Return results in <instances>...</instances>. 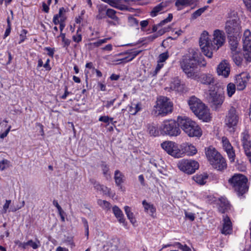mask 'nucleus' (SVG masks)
<instances>
[{
    "mask_svg": "<svg viewBox=\"0 0 251 251\" xmlns=\"http://www.w3.org/2000/svg\"><path fill=\"white\" fill-rule=\"evenodd\" d=\"M178 125L182 130L190 137L200 138L202 134L201 126L195 121L186 116H178Z\"/></svg>",
    "mask_w": 251,
    "mask_h": 251,
    "instance_id": "obj_1",
    "label": "nucleus"
},
{
    "mask_svg": "<svg viewBox=\"0 0 251 251\" xmlns=\"http://www.w3.org/2000/svg\"><path fill=\"white\" fill-rule=\"evenodd\" d=\"M194 55L195 54H193L192 57L183 59L181 63V68L188 77H197L199 71L198 65H201L202 66H205L206 65L204 60L202 61H200Z\"/></svg>",
    "mask_w": 251,
    "mask_h": 251,
    "instance_id": "obj_2",
    "label": "nucleus"
},
{
    "mask_svg": "<svg viewBox=\"0 0 251 251\" xmlns=\"http://www.w3.org/2000/svg\"><path fill=\"white\" fill-rule=\"evenodd\" d=\"M247 178L240 174H235L228 180L239 196H242L247 192Z\"/></svg>",
    "mask_w": 251,
    "mask_h": 251,
    "instance_id": "obj_3",
    "label": "nucleus"
},
{
    "mask_svg": "<svg viewBox=\"0 0 251 251\" xmlns=\"http://www.w3.org/2000/svg\"><path fill=\"white\" fill-rule=\"evenodd\" d=\"M177 121L169 119L164 120L160 125L161 134L170 136H177L181 131Z\"/></svg>",
    "mask_w": 251,
    "mask_h": 251,
    "instance_id": "obj_4",
    "label": "nucleus"
},
{
    "mask_svg": "<svg viewBox=\"0 0 251 251\" xmlns=\"http://www.w3.org/2000/svg\"><path fill=\"white\" fill-rule=\"evenodd\" d=\"M173 109L172 101L167 97L160 96L157 98L154 109L158 115L166 116L171 113Z\"/></svg>",
    "mask_w": 251,
    "mask_h": 251,
    "instance_id": "obj_5",
    "label": "nucleus"
},
{
    "mask_svg": "<svg viewBox=\"0 0 251 251\" xmlns=\"http://www.w3.org/2000/svg\"><path fill=\"white\" fill-rule=\"evenodd\" d=\"M177 166L182 172L187 174H192L199 169V163L194 159H182L178 161Z\"/></svg>",
    "mask_w": 251,
    "mask_h": 251,
    "instance_id": "obj_6",
    "label": "nucleus"
},
{
    "mask_svg": "<svg viewBox=\"0 0 251 251\" xmlns=\"http://www.w3.org/2000/svg\"><path fill=\"white\" fill-rule=\"evenodd\" d=\"M161 146L169 155L176 158L182 157L181 144L178 145L173 141H165Z\"/></svg>",
    "mask_w": 251,
    "mask_h": 251,
    "instance_id": "obj_7",
    "label": "nucleus"
},
{
    "mask_svg": "<svg viewBox=\"0 0 251 251\" xmlns=\"http://www.w3.org/2000/svg\"><path fill=\"white\" fill-rule=\"evenodd\" d=\"M200 46L204 54L208 58L212 56V45L211 40H208V33L204 31L201 34L199 40Z\"/></svg>",
    "mask_w": 251,
    "mask_h": 251,
    "instance_id": "obj_8",
    "label": "nucleus"
},
{
    "mask_svg": "<svg viewBox=\"0 0 251 251\" xmlns=\"http://www.w3.org/2000/svg\"><path fill=\"white\" fill-rule=\"evenodd\" d=\"M238 121L239 117L236 110L234 108H230L225 120L226 125L230 132L235 131Z\"/></svg>",
    "mask_w": 251,
    "mask_h": 251,
    "instance_id": "obj_9",
    "label": "nucleus"
},
{
    "mask_svg": "<svg viewBox=\"0 0 251 251\" xmlns=\"http://www.w3.org/2000/svg\"><path fill=\"white\" fill-rule=\"evenodd\" d=\"M243 48L244 50V57L248 62L251 61V33L249 30H246L243 35Z\"/></svg>",
    "mask_w": 251,
    "mask_h": 251,
    "instance_id": "obj_10",
    "label": "nucleus"
},
{
    "mask_svg": "<svg viewBox=\"0 0 251 251\" xmlns=\"http://www.w3.org/2000/svg\"><path fill=\"white\" fill-rule=\"evenodd\" d=\"M208 100L214 108L220 107L225 100L224 94L220 92L210 90Z\"/></svg>",
    "mask_w": 251,
    "mask_h": 251,
    "instance_id": "obj_11",
    "label": "nucleus"
},
{
    "mask_svg": "<svg viewBox=\"0 0 251 251\" xmlns=\"http://www.w3.org/2000/svg\"><path fill=\"white\" fill-rule=\"evenodd\" d=\"M226 36L223 31L216 29L214 31L213 38L211 42H212V51L217 50L219 48L223 46L225 42Z\"/></svg>",
    "mask_w": 251,
    "mask_h": 251,
    "instance_id": "obj_12",
    "label": "nucleus"
},
{
    "mask_svg": "<svg viewBox=\"0 0 251 251\" xmlns=\"http://www.w3.org/2000/svg\"><path fill=\"white\" fill-rule=\"evenodd\" d=\"M194 114L199 119L204 122H208L212 118L210 110L205 104Z\"/></svg>",
    "mask_w": 251,
    "mask_h": 251,
    "instance_id": "obj_13",
    "label": "nucleus"
},
{
    "mask_svg": "<svg viewBox=\"0 0 251 251\" xmlns=\"http://www.w3.org/2000/svg\"><path fill=\"white\" fill-rule=\"evenodd\" d=\"M222 143L224 150L226 152L230 162L234 161L235 154L233 147L226 137L222 138Z\"/></svg>",
    "mask_w": 251,
    "mask_h": 251,
    "instance_id": "obj_14",
    "label": "nucleus"
},
{
    "mask_svg": "<svg viewBox=\"0 0 251 251\" xmlns=\"http://www.w3.org/2000/svg\"><path fill=\"white\" fill-rule=\"evenodd\" d=\"M182 157L185 156H193L198 152L197 148L193 144L185 142L181 144Z\"/></svg>",
    "mask_w": 251,
    "mask_h": 251,
    "instance_id": "obj_15",
    "label": "nucleus"
},
{
    "mask_svg": "<svg viewBox=\"0 0 251 251\" xmlns=\"http://www.w3.org/2000/svg\"><path fill=\"white\" fill-rule=\"evenodd\" d=\"M240 28L239 23L236 19L229 20L226 23L225 30L228 35L238 32Z\"/></svg>",
    "mask_w": 251,
    "mask_h": 251,
    "instance_id": "obj_16",
    "label": "nucleus"
},
{
    "mask_svg": "<svg viewBox=\"0 0 251 251\" xmlns=\"http://www.w3.org/2000/svg\"><path fill=\"white\" fill-rule=\"evenodd\" d=\"M188 104L190 109L194 114L204 105V103L195 96L190 98L188 100Z\"/></svg>",
    "mask_w": 251,
    "mask_h": 251,
    "instance_id": "obj_17",
    "label": "nucleus"
},
{
    "mask_svg": "<svg viewBox=\"0 0 251 251\" xmlns=\"http://www.w3.org/2000/svg\"><path fill=\"white\" fill-rule=\"evenodd\" d=\"M217 72L219 75L227 77L230 73L229 65L225 61L222 62L217 68Z\"/></svg>",
    "mask_w": 251,
    "mask_h": 251,
    "instance_id": "obj_18",
    "label": "nucleus"
},
{
    "mask_svg": "<svg viewBox=\"0 0 251 251\" xmlns=\"http://www.w3.org/2000/svg\"><path fill=\"white\" fill-rule=\"evenodd\" d=\"M205 153L206 158L210 164H214V157L217 159V157H220V153L218 152L214 148L212 147H209L205 149Z\"/></svg>",
    "mask_w": 251,
    "mask_h": 251,
    "instance_id": "obj_19",
    "label": "nucleus"
},
{
    "mask_svg": "<svg viewBox=\"0 0 251 251\" xmlns=\"http://www.w3.org/2000/svg\"><path fill=\"white\" fill-rule=\"evenodd\" d=\"M222 224V233L225 235L230 234L232 232V228L229 218L226 216H224Z\"/></svg>",
    "mask_w": 251,
    "mask_h": 251,
    "instance_id": "obj_20",
    "label": "nucleus"
},
{
    "mask_svg": "<svg viewBox=\"0 0 251 251\" xmlns=\"http://www.w3.org/2000/svg\"><path fill=\"white\" fill-rule=\"evenodd\" d=\"M214 164H210L214 168L218 170L222 171L226 168V160L220 154V157L214 158Z\"/></svg>",
    "mask_w": 251,
    "mask_h": 251,
    "instance_id": "obj_21",
    "label": "nucleus"
},
{
    "mask_svg": "<svg viewBox=\"0 0 251 251\" xmlns=\"http://www.w3.org/2000/svg\"><path fill=\"white\" fill-rule=\"evenodd\" d=\"M165 89L181 92L184 90V86L180 83V79H175L170 83L169 87L165 88Z\"/></svg>",
    "mask_w": 251,
    "mask_h": 251,
    "instance_id": "obj_22",
    "label": "nucleus"
},
{
    "mask_svg": "<svg viewBox=\"0 0 251 251\" xmlns=\"http://www.w3.org/2000/svg\"><path fill=\"white\" fill-rule=\"evenodd\" d=\"M208 178V175L207 173L197 174L193 176V180L198 184L203 185L205 184Z\"/></svg>",
    "mask_w": 251,
    "mask_h": 251,
    "instance_id": "obj_23",
    "label": "nucleus"
},
{
    "mask_svg": "<svg viewBox=\"0 0 251 251\" xmlns=\"http://www.w3.org/2000/svg\"><path fill=\"white\" fill-rule=\"evenodd\" d=\"M142 204L144 208L145 211L151 216L153 217L156 212V208L154 205L150 202H148L145 200L142 201Z\"/></svg>",
    "mask_w": 251,
    "mask_h": 251,
    "instance_id": "obj_24",
    "label": "nucleus"
},
{
    "mask_svg": "<svg viewBox=\"0 0 251 251\" xmlns=\"http://www.w3.org/2000/svg\"><path fill=\"white\" fill-rule=\"evenodd\" d=\"M198 0H176L175 6L177 7L178 10H180L182 8L180 6H186L196 3Z\"/></svg>",
    "mask_w": 251,
    "mask_h": 251,
    "instance_id": "obj_25",
    "label": "nucleus"
},
{
    "mask_svg": "<svg viewBox=\"0 0 251 251\" xmlns=\"http://www.w3.org/2000/svg\"><path fill=\"white\" fill-rule=\"evenodd\" d=\"M129 113L133 115H135L136 113L140 111L142 109V104L140 102L137 103H131L128 106Z\"/></svg>",
    "mask_w": 251,
    "mask_h": 251,
    "instance_id": "obj_26",
    "label": "nucleus"
},
{
    "mask_svg": "<svg viewBox=\"0 0 251 251\" xmlns=\"http://www.w3.org/2000/svg\"><path fill=\"white\" fill-rule=\"evenodd\" d=\"M228 42L230 47V49L232 51L237 52V49L238 45V41L237 38L234 36L228 35Z\"/></svg>",
    "mask_w": 251,
    "mask_h": 251,
    "instance_id": "obj_27",
    "label": "nucleus"
},
{
    "mask_svg": "<svg viewBox=\"0 0 251 251\" xmlns=\"http://www.w3.org/2000/svg\"><path fill=\"white\" fill-rule=\"evenodd\" d=\"M148 132L151 136H157L161 134L160 126L158 128L153 125L148 126Z\"/></svg>",
    "mask_w": 251,
    "mask_h": 251,
    "instance_id": "obj_28",
    "label": "nucleus"
},
{
    "mask_svg": "<svg viewBox=\"0 0 251 251\" xmlns=\"http://www.w3.org/2000/svg\"><path fill=\"white\" fill-rule=\"evenodd\" d=\"M94 187L96 190L104 195H110V189L104 185L96 183L94 184Z\"/></svg>",
    "mask_w": 251,
    "mask_h": 251,
    "instance_id": "obj_29",
    "label": "nucleus"
},
{
    "mask_svg": "<svg viewBox=\"0 0 251 251\" xmlns=\"http://www.w3.org/2000/svg\"><path fill=\"white\" fill-rule=\"evenodd\" d=\"M124 209L128 219L129 220L133 226H135L136 221L134 217L133 213L131 211L130 207L128 206H126L124 207Z\"/></svg>",
    "mask_w": 251,
    "mask_h": 251,
    "instance_id": "obj_30",
    "label": "nucleus"
},
{
    "mask_svg": "<svg viewBox=\"0 0 251 251\" xmlns=\"http://www.w3.org/2000/svg\"><path fill=\"white\" fill-rule=\"evenodd\" d=\"M219 210L221 212L224 213L226 210L227 209L229 208V202L226 199L224 198H222L221 199H220L219 200Z\"/></svg>",
    "mask_w": 251,
    "mask_h": 251,
    "instance_id": "obj_31",
    "label": "nucleus"
},
{
    "mask_svg": "<svg viewBox=\"0 0 251 251\" xmlns=\"http://www.w3.org/2000/svg\"><path fill=\"white\" fill-rule=\"evenodd\" d=\"M113 211L115 215V216L118 219L119 221L121 223H124L125 219L123 217V214L122 211L120 209V208L115 206L113 207Z\"/></svg>",
    "mask_w": 251,
    "mask_h": 251,
    "instance_id": "obj_32",
    "label": "nucleus"
},
{
    "mask_svg": "<svg viewBox=\"0 0 251 251\" xmlns=\"http://www.w3.org/2000/svg\"><path fill=\"white\" fill-rule=\"evenodd\" d=\"M107 6L101 5L98 8V14L96 16V19L100 20L105 18L106 16V11Z\"/></svg>",
    "mask_w": 251,
    "mask_h": 251,
    "instance_id": "obj_33",
    "label": "nucleus"
},
{
    "mask_svg": "<svg viewBox=\"0 0 251 251\" xmlns=\"http://www.w3.org/2000/svg\"><path fill=\"white\" fill-rule=\"evenodd\" d=\"M114 179L116 184L118 186H120L124 182V176L119 171L116 170L115 172Z\"/></svg>",
    "mask_w": 251,
    "mask_h": 251,
    "instance_id": "obj_34",
    "label": "nucleus"
},
{
    "mask_svg": "<svg viewBox=\"0 0 251 251\" xmlns=\"http://www.w3.org/2000/svg\"><path fill=\"white\" fill-rule=\"evenodd\" d=\"M12 166L11 162L6 159H3L0 161V171H3Z\"/></svg>",
    "mask_w": 251,
    "mask_h": 251,
    "instance_id": "obj_35",
    "label": "nucleus"
},
{
    "mask_svg": "<svg viewBox=\"0 0 251 251\" xmlns=\"http://www.w3.org/2000/svg\"><path fill=\"white\" fill-rule=\"evenodd\" d=\"M208 7V6H205L195 11L191 15V20L196 19L200 17Z\"/></svg>",
    "mask_w": 251,
    "mask_h": 251,
    "instance_id": "obj_36",
    "label": "nucleus"
},
{
    "mask_svg": "<svg viewBox=\"0 0 251 251\" xmlns=\"http://www.w3.org/2000/svg\"><path fill=\"white\" fill-rule=\"evenodd\" d=\"M86 69L85 70L86 78L93 77L92 75H91V72H92V70L95 69V68L93 67V63L92 62L87 63L86 64Z\"/></svg>",
    "mask_w": 251,
    "mask_h": 251,
    "instance_id": "obj_37",
    "label": "nucleus"
},
{
    "mask_svg": "<svg viewBox=\"0 0 251 251\" xmlns=\"http://www.w3.org/2000/svg\"><path fill=\"white\" fill-rule=\"evenodd\" d=\"M227 96L230 98L235 93L236 91L235 85L233 83H229L226 88Z\"/></svg>",
    "mask_w": 251,
    "mask_h": 251,
    "instance_id": "obj_38",
    "label": "nucleus"
},
{
    "mask_svg": "<svg viewBox=\"0 0 251 251\" xmlns=\"http://www.w3.org/2000/svg\"><path fill=\"white\" fill-rule=\"evenodd\" d=\"M163 5H162V3H159L156 6H155L152 11L151 12V17H155L156 16L158 13L160 11H161L163 8Z\"/></svg>",
    "mask_w": 251,
    "mask_h": 251,
    "instance_id": "obj_39",
    "label": "nucleus"
},
{
    "mask_svg": "<svg viewBox=\"0 0 251 251\" xmlns=\"http://www.w3.org/2000/svg\"><path fill=\"white\" fill-rule=\"evenodd\" d=\"M116 11L112 9L108 8L106 11V16L114 20L118 19V17L116 16Z\"/></svg>",
    "mask_w": 251,
    "mask_h": 251,
    "instance_id": "obj_40",
    "label": "nucleus"
},
{
    "mask_svg": "<svg viewBox=\"0 0 251 251\" xmlns=\"http://www.w3.org/2000/svg\"><path fill=\"white\" fill-rule=\"evenodd\" d=\"M232 59L234 63L238 66L240 65L243 60V57L241 54L235 53L232 55Z\"/></svg>",
    "mask_w": 251,
    "mask_h": 251,
    "instance_id": "obj_41",
    "label": "nucleus"
},
{
    "mask_svg": "<svg viewBox=\"0 0 251 251\" xmlns=\"http://www.w3.org/2000/svg\"><path fill=\"white\" fill-rule=\"evenodd\" d=\"M98 203L103 209H108L110 208V203L106 201L99 200L98 201Z\"/></svg>",
    "mask_w": 251,
    "mask_h": 251,
    "instance_id": "obj_42",
    "label": "nucleus"
},
{
    "mask_svg": "<svg viewBox=\"0 0 251 251\" xmlns=\"http://www.w3.org/2000/svg\"><path fill=\"white\" fill-rule=\"evenodd\" d=\"M174 247L178 248L182 251H190V249L186 245H181L179 242H176L174 244Z\"/></svg>",
    "mask_w": 251,
    "mask_h": 251,
    "instance_id": "obj_43",
    "label": "nucleus"
},
{
    "mask_svg": "<svg viewBox=\"0 0 251 251\" xmlns=\"http://www.w3.org/2000/svg\"><path fill=\"white\" fill-rule=\"evenodd\" d=\"M99 121L102 122L107 124H109L110 123H111L113 120V118L109 117L107 116H101L99 119Z\"/></svg>",
    "mask_w": 251,
    "mask_h": 251,
    "instance_id": "obj_44",
    "label": "nucleus"
},
{
    "mask_svg": "<svg viewBox=\"0 0 251 251\" xmlns=\"http://www.w3.org/2000/svg\"><path fill=\"white\" fill-rule=\"evenodd\" d=\"M27 245L32 247L33 249H37L40 246V242L39 241L34 242L32 240L27 241Z\"/></svg>",
    "mask_w": 251,
    "mask_h": 251,
    "instance_id": "obj_45",
    "label": "nucleus"
},
{
    "mask_svg": "<svg viewBox=\"0 0 251 251\" xmlns=\"http://www.w3.org/2000/svg\"><path fill=\"white\" fill-rule=\"evenodd\" d=\"M249 135L247 133H243L242 134V142L243 145L251 143V141L249 140Z\"/></svg>",
    "mask_w": 251,
    "mask_h": 251,
    "instance_id": "obj_46",
    "label": "nucleus"
},
{
    "mask_svg": "<svg viewBox=\"0 0 251 251\" xmlns=\"http://www.w3.org/2000/svg\"><path fill=\"white\" fill-rule=\"evenodd\" d=\"M25 204V202L24 201H19V203L15 207H14L13 208H11L10 210L12 212H15L17 210L21 209V208H22L24 206Z\"/></svg>",
    "mask_w": 251,
    "mask_h": 251,
    "instance_id": "obj_47",
    "label": "nucleus"
},
{
    "mask_svg": "<svg viewBox=\"0 0 251 251\" xmlns=\"http://www.w3.org/2000/svg\"><path fill=\"white\" fill-rule=\"evenodd\" d=\"M251 76L248 72H242L236 75V78H250Z\"/></svg>",
    "mask_w": 251,
    "mask_h": 251,
    "instance_id": "obj_48",
    "label": "nucleus"
},
{
    "mask_svg": "<svg viewBox=\"0 0 251 251\" xmlns=\"http://www.w3.org/2000/svg\"><path fill=\"white\" fill-rule=\"evenodd\" d=\"M27 31L25 29H23L21 31V33L20 35V40L19 41V44H21V43L24 42L26 38V34H27Z\"/></svg>",
    "mask_w": 251,
    "mask_h": 251,
    "instance_id": "obj_49",
    "label": "nucleus"
},
{
    "mask_svg": "<svg viewBox=\"0 0 251 251\" xmlns=\"http://www.w3.org/2000/svg\"><path fill=\"white\" fill-rule=\"evenodd\" d=\"M169 57L167 52H164L160 54L159 56V60L160 62H164Z\"/></svg>",
    "mask_w": 251,
    "mask_h": 251,
    "instance_id": "obj_50",
    "label": "nucleus"
},
{
    "mask_svg": "<svg viewBox=\"0 0 251 251\" xmlns=\"http://www.w3.org/2000/svg\"><path fill=\"white\" fill-rule=\"evenodd\" d=\"M78 30H77L76 34L73 36V40L74 42L76 43L80 42L82 40V36L80 34H78Z\"/></svg>",
    "mask_w": 251,
    "mask_h": 251,
    "instance_id": "obj_51",
    "label": "nucleus"
},
{
    "mask_svg": "<svg viewBox=\"0 0 251 251\" xmlns=\"http://www.w3.org/2000/svg\"><path fill=\"white\" fill-rule=\"evenodd\" d=\"M11 200H6L5 203L4 204L2 208V212L4 213H5L7 212V210L10 206V204L11 203Z\"/></svg>",
    "mask_w": 251,
    "mask_h": 251,
    "instance_id": "obj_52",
    "label": "nucleus"
},
{
    "mask_svg": "<svg viewBox=\"0 0 251 251\" xmlns=\"http://www.w3.org/2000/svg\"><path fill=\"white\" fill-rule=\"evenodd\" d=\"M102 170L103 171V173L104 175L106 177H108L110 176V174H109V169L107 165L105 164H102L101 166Z\"/></svg>",
    "mask_w": 251,
    "mask_h": 251,
    "instance_id": "obj_53",
    "label": "nucleus"
},
{
    "mask_svg": "<svg viewBox=\"0 0 251 251\" xmlns=\"http://www.w3.org/2000/svg\"><path fill=\"white\" fill-rule=\"evenodd\" d=\"M95 74H96V77H100L102 76L101 72L95 68L94 70H92V72H91V75L93 76H94Z\"/></svg>",
    "mask_w": 251,
    "mask_h": 251,
    "instance_id": "obj_54",
    "label": "nucleus"
},
{
    "mask_svg": "<svg viewBox=\"0 0 251 251\" xmlns=\"http://www.w3.org/2000/svg\"><path fill=\"white\" fill-rule=\"evenodd\" d=\"M185 215L186 217L191 221H193L195 219V215L192 212H185Z\"/></svg>",
    "mask_w": 251,
    "mask_h": 251,
    "instance_id": "obj_55",
    "label": "nucleus"
},
{
    "mask_svg": "<svg viewBox=\"0 0 251 251\" xmlns=\"http://www.w3.org/2000/svg\"><path fill=\"white\" fill-rule=\"evenodd\" d=\"M10 128H11V126H8V127H7L6 130L4 132L0 133V138L1 139H3L5 137H6L10 130Z\"/></svg>",
    "mask_w": 251,
    "mask_h": 251,
    "instance_id": "obj_56",
    "label": "nucleus"
},
{
    "mask_svg": "<svg viewBox=\"0 0 251 251\" xmlns=\"http://www.w3.org/2000/svg\"><path fill=\"white\" fill-rule=\"evenodd\" d=\"M247 8L251 12V0H243Z\"/></svg>",
    "mask_w": 251,
    "mask_h": 251,
    "instance_id": "obj_57",
    "label": "nucleus"
},
{
    "mask_svg": "<svg viewBox=\"0 0 251 251\" xmlns=\"http://www.w3.org/2000/svg\"><path fill=\"white\" fill-rule=\"evenodd\" d=\"M135 57L133 55L132 52H131L127 57L124 59V60H125V62H128L132 60Z\"/></svg>",
    "mask_w": 251,
    "mask_h": 251,
    "instance_id": "obj_58",
    "label": "nucleus"
},
{
    "mask_svg": "<svg viewBox=\"0 0 251 251\" xmlns=\"http://www.w3.org/2000/svg\"><path fill=\"white\" fill-rule=\"evenodd\" d=\"M117 9H118L121 10H128V7L125 5L121 4V3H119L118 5L116 7Z\"/></svg>",
    "mask_w": 251,
    "mask_h": 251,
    "instance_id": "obj_59",
    "label": "nucleus"
},
{
    "mask_svg": "<svg viewBox=\"0 0 251 251\" xmlns=\"http://www.w3.org/2000/svg\"><path fill=\"white\" fill-rule=\"evenodd\" d=\"M45 50H47L48 51V54L51 56L53 57V54H54V49L50 48V47H46L45 48Z\"/></svg>",
    "mask_w": 251,
    "mask_h": 251,
    "instance_id": "obj_60",
    "label": "nucleus"
},
{
    "mask_svg": "<svg viewBox=\"0 0 251 251\" xmlns=\"http://www.w3.org/2000/svg\"><path fill=\"white\" fill-rule=\"evenodd\" d=\"M88 46L91 47V48H95L100 47L101 45L99 41H98L96 42L89 43Z\"/></svg>",
    "mask_w": 251,
    "mask_h": 251,
    "instance_id": "obj_61",
    "label": "nucleus"
},
{
    "mask_svg": "<svg viewBox=\"0 0 251 251\" xmlns=\"http://www.w3.org/2000/svg\"><path fill=\"white\" fill-rule=\"evenodd\" d=\"M60 16H58V15L56 14L54 16L53 18V22L54 25H57L59 23V21L58 20L59 18H60Z\"/></svg>",
    "mask_w": 251,
    "mask_h": 251,
    "instance_id": "obj_62",
    "label": "nucleus"
},
{
    "mask_svg": "<svg viewBox=\"0 0 251 251\" xmlns=\"http://www.w3.org/2000/svg\"><path fill=\"white\" fill-rule=\"evenodd\" d=\"M50 62V59H48L46 60V63L44 64L43 67L46 69V70H50L51 68L49 65V63Z\"/></svg>",
    "mask_w": 251,
    "mask_h": 251,
    "instance_id": "obj_63",
    "label": "nucleus"
},
{
    "mask_svg": "<svg viewBox=\"0 0 251 251\" xmlns=\"http://www.w3.org/2000/svg\"><path fill=\"white\" fill-rule=\"evenodd\" d=\"M62 42L64 43L63 47H68L71 43V40L65 38L63 40H62Z\"/></svg>",
    "mask_w": 251,
    "mask_h": 251,
    "instance_id": "obj_64",
    "label": "nucleus"
}]
</instances>
